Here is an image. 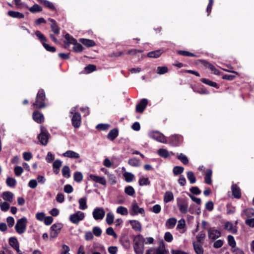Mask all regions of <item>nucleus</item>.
Returning a JSON list of instances; mask_svg holds the SVG:
<instances>
[{"instance_id":"f257e3e1","label":"nucleus","mask_w":254,"mask_h":254,"mask_svg":"<svg viewBox=\"0 0 254 254\" xmlns=\"http://www.w3.org/2000/svg\"><path fill=\"white\" fill-rule=\"evenodd\" d=\"M145 239L141 235L136 236L133 240V249L136 254H143Z\"/></svg>"},{"instance_id":"f03ea898","label":"nucleus","mask_w":254,"mask_h":254,"mask_svg":"<svg viewBox=\"0 0 254 254\" xmlns=\"http://www.w3.org/2000/svg\"><path fill=\"white\" fill-rule=\"evenodd\" d=\"M47 100L44 90L41 89L37 94L35 102L33 104V106L36 108H43L46 106Z\"/></svg>"},{"instance_id":"7ed1b4c3","label":"nucleus","mask_w":254,"mask_h":254,"mask_svg":"<svg viewBox=\"0 0 254 254\" xmlns=\"http://www.w3.org/2000/svg\"><path fill=\"white\" fill-rule=\"evenodd\" d=\"M27 223L28 220L25 217L18 219L14 227L15 231L19 235L24 234L26 230Z\"/></svg>"},{"instance_id":"20e7f679","label":"nucleus","mask_w":254,"mask_h":254,"mask_svg":"<svg viewBox=\"0 0 254 254\" xmlns=\"http://www.w3.org/2000/svg\"><path fill=\"white\" fill-rule=\"evenodd\" d=\"M49 133L43 127H41V132L38 135V138L40 143L43 145H46L48 142Z\"/></svg>"},{"instance_id":"39448f33","label":"nucleus","mask_w":254,"mask_h":254,"mask_svg":"<svg viewBox=\"0 0 254 254\" xmlns=\"http://www.w3.org/2000/svg\"><path fill=\"white\" fill-rule=\"evenodd\" d=\"M85 217L84 213L80 211H78L76 213L70 215L69 220L73 224H77L80 221L83 220Z\"/></svg>"},{"instance_id":"423d86ee","label":"nucleus","mask_w":254,"mask_h":254,"mask_svg":"<svg viewBox=\"0 0 254 254\" xmlns=\"http://www.w3.org/2000/svg\"><path fill=\"white\" fill-rule=\"evenodd\" d=\"M138 214L144 215L145 214L144 210L143 208L139 207L137 203L134 201L130 206V214L131 215H135Z\"/></svg>"},{"instance_id":"0eeeda50","label":"nucleus","mask_w":254,"mask_h":254,"mask_svg":"<svg viewBox=\"0 0 254 254\" xmlns=\"http://www.w3.org/2000/svg\"><path fill=\"white\" fill-rule=\"evenodd\" d=\"M92 215L95 220H102L105 216V211L102 207H96L93 211Z\"/></svg>"},{"instance_id":"6e6552de","label":"nucleus","mask_w":254,"mask_h":254,"mask_svg":"<svg viewBox=\"0 0 254 254\" xmlns=\"http://www.w3.org/2000/svg\"><path fill=\"white\" fill-rule=\"evenodd\" d=\"M63 227V224L60 223L53 224L51 227L50 237L53 238L57 237Z\"/></svg>"},{"instance_id":"1a4fd4ad","label":"nucleus","mask_w":254,"mask_h":254,"mask_svg":"<svg viewBox=\"0 0 254 254\" xmlns=\"http://www.w3.org/2000/svg\"><path fill=\"white\" fill-rule=\"evenodd\" d=\"M149 136L150 137L158 142L163 143H167V142L165 136L158 131H153L150 133Z\"/></svg>"},{"instance_id":"9d476101","label":"nucleus","mask_w":254,"mask_h":254,"mask_svg":"<svg viewBox=\"0 0 254 254\" xmlns=\"http://www.w3.org/2000/svg\"><path fill=\"white\" fill-rule=\"evenodd\" d=\"M220 236V232L214 228H210L208 229V236L209 239L215 240L219 238Z\"/></svg>"},{"instance_id":"9b49d317","label":"nucleus","mask_w":254,"mask_h":254,"mask_svg":"<svg viewBox=\"0 0 254 254\" xmlns=\"http://www.w3.org/2000/svg\"><path fill=\"white\" fill-rule=\"evenodd\" d=\"M72 124L75 128H78L81 125V119L80 114L75 112L72 118Z\"/></svg>"},{"instance_id":"f8f14e48","label":"nucleus","mask_w":254,"mask_h":254,"mask_svg":"<svg viewBox=\"0 0 254 254\" xmlns=\"http://www.w3.org/2000/svg\"><path fill=\"white\" fill-rule=\"evenodd\" d=\"M64 38L65 42L69 46V44H73L76 46V48H82L81 45L77 42V41L69 34L67 33L65 35Z\"/></svg>"},{"instance_id":"ddd939ff","label":"nucleus","mask_w":254,"mask_h":254,"mask_svg":"<svg viewBox=\"0 0 254 254\" xmlns=\"http://www.w3.org/2000/svg\"><path fill=\"white\" fill-rule=\"evenodd\" d=\"M201 64L206 67L210 69L212 72L215 75H219L220 74L219 71L212 64L207 62L206 61H201Z\"/></svg>"},{"instance_id":"4468645a","label":"nucleus","mask_w":254,"mask_h":254,"mask_svg":"<svg viewBox=\"0 0 254 254\" xmlns=\"http://www.w3.org/2000/svg\"><path fill=\"white\" fill-rule=\"evenodd\" d=\"M237 221L235 224H233L230 222H227L225 224V228L230 232L233 234H236L237 232Z\"/></svg>"},{"instance_id":"2eb2a0df","label":"nucleus","mask_w":254,"mask_h":254,"mask_svg":"<svg viewBox=\"0 0 254 254\" xmlns=\"http://www.w3.org/2000/svg\"><path fill=\"white\" fill-rule=\"evenodd\" d=\"M9 244L16 250L17 253L20 252L19 243L15 237H10L9 239Z\"/></svg>"},{"instance_id":"dca6fc26","label":"nucleus","mask_w":254,"mask_h":254,"mask_svg":"<svg viewBox=\"0 0 254 254\" xmlns=\"http://www.w3.org/2000/svg\"><path fill=\"white\" fill-rule=\"evenodd\" d=\"M148 103L147 100L146 99H142L139 104L136 106V112L138 113H142L145 109Z\"/></svg>"},{"instance_id":"f3484780","label":"nucleus","mask_w":254,"mask_h":254,"mask_svg":"<svg viewBox=\"0 0 254 254\" xmlns=\"http://www.w3.org/2000/svg\"><path fill=\"white\" fill-rule=\"evenodd\" d=\"M89 178L92 181L95 182L99 183L104 186L106 185V181L104 177H101L100 176L91 174L89 176Z\"/></svg>"},{"instance_id":"a211bd4d","label":"nucleus","mask_w":254,"mask_h":254,"mask_svg":"<svg viewBox=\"0 0 254 254\" xmlns=\"http://www.w3.org/2000/svg\"><path fill=\"white\" fill-rule=\"evenodd\" d=\"M36 36L38 37L41 42L42 43L44 48H54L53 47H50L46 43L47 41L45 36L39 31H37L35 32Z\"/></svg>"},{"instance_id":"6ab92c4d","label":"nucleus","mask_w":254,"mask_h":254,"mask_svg":"<svg viewBox=\"0 0 254 254\" xmlns=\"http://www.w3.org/2000/svg\"><path fill=\"white\" fill-rule=\"evenodd\" d=\"M63 156L65 157L70 158L78 159L80 157L79 154L72 150H67L63 154Z\"/></svg>"},{"instance_id":"aec40b11","label":"nucleus","mask_w":254,"mask_h":254,"mask_svg":"<svg viewBox=\"0 0 254 254\" xmlns=\"http://www.w3.org/2000/svg\"><path fill=\"white\" fill-rule=\"evenodd\" d=\"M33 120L38 123L44 122V118L42 114L38 111H35L33 113Z\"/></svg>"},{"instance_id":"412c9836","label":"nucleus","mask_w":254,"mask_h":254,"mask_svg":"<svg viewBox=\"0 0 254 254\" xmlns=\"http://www.w3.org/2000/svg\"><path fill=\"white\" fill-rule=\"evenodd\" d=\"M157 153L160 156L164 158H168L171 155H174L173 152H169L165 149H159L158 150Z\"/></svg>"},{"instance_id":"4be33fe9","label":"nucleus","mask_w":254,"mask_h":254,"mask_svg":"<svg viewBox=\"0 0 254 254\" xmlns=\"http://www.w3.org/2000/svg\"><path fill=\"white\" fill-rule=\"evenodd\" d=\"M132 228L136 231L140 232L142 230L141 225L140 223L135 220H132L129 221Z\"/></svg>"},{"instance_id":"5701e85b","label":"nucleus","mask_w":254,"mask_h":254,"mask_svg":"<svg viewBox=\"0 0 254 254\" xmlns=\"http://www.w3.org/2000/svg\"><path fill=\"white\" fill-rule=\"evenodd\" d=\"M233 195L235 198H239L241 196L240 189L236 185H233L231 187Z\"/></svg>"},{"instance_id":"b1692460","label":"nucleus","mask_w":254,"mask_h":254,"mask_svg":"<svg viewBox=\"0 0 254 254\" xmlns=\"http://www.w3.org/2000/svg\"><path fill=\"white\" fill-rule=\"evenodd\" d=\"M48 20L51 22V28L52 31L56 34L60 33V28L57 24L56 21L52 18H48Z\"/></svg>"},{"instance_id":"393cba45","label":"nucleus","mask_w":254,"mask_h":254,"mask_svg":"<svg viewBox=\"0 0 254 254\" xmlns=\"http://www.w3.org/2000/svg\"><path fill=\"white\" fill-rule=\"evenodd\" d=\"M168 251L165 249V245L162 242L158 247L156 249V254H168Z\"/></svg>"},{"instance_id":"a878e982","label":"nucleus","mask_w":254,"mask_h":254,"mask_svg":"<svg viewBox=\"0 0 254 254\" xmlns=\"http://www.w3.org/2000/svg\"><path fill=\"white\" fill-rule=\"evenodd\" d=\"M87 197H83L82 198H80L78 200V203H79V208L81 210H85L87 208L88 206L87 205Z\"/></svg>"},{"instance_id":"bb28decb","label":"nucleus","mask_w":254,"mask_h":254,"mask_svg":"<svg viewBox=\"0 0 254 254\" xmlns=\"http://www.w3.org/2000/svg\"><path fill=\"white\" fill-rule=\"evenodd\" d=\"M13 196V193L10 191H4L2 194L3 199L10 202H12Z\"/></svg>"},{"instance_id":"cd10ccee","label":"nucleus","mask_w":254,"mask_h":254,"mask_svg":"<svg viewBox=\"0 0 254 254\" xmlns=\"http://www.w3.org/2000/svg\"><path fill=\"white\" fill-rule=\"evenodd\" d=\"M79 41L86 47H94L96 46L94 41L91 40L81 38Z\"/></svg>"},{"instance_id":"c85d7f7f","label":"nucleus","mask_w":254,"mask_h":254,"mask_svg":"<svg viewBox=\"0 0 254 254\" xmlns=\"http://www.w3.org/2000/svg\"><path fill=\"white\" fill-rule=\"evenodd\" d=\"M177 223V219L174 217L168 219L166 222V226L168 229H172L176 225Z\"/></svg>"},{"instance_id":"c756f323","label":"nucleus","mask_w":254,"mask_h":254,"mask_svg":"<svg viewBox=\"0 0 254 254\" xmlns=\"http://www.w3.org/2000/svg\"><path fill=\"white\" fill-rule=\"evenodd\" d=\"M163 52L161 50L159 49L155 51H151L147 54V56L149 58H158Z\"/></svg>"},{"instance_id":"7c9ffc66","label":"nucleus","mask_w":254,"mask_h":254,"mask_svg":"<svg viewBox=\"0 0 254 254\" xmlns=\"http://www.w3.org/2000/svg\"><path fill=\"white\" fill-rule=\"evenodd\" d=\"M174 199V195L172 192L170 191H166L164 196V201L166 203L171 201Z\"/></svg>"},{"instance_id":"2f4dec72","label":"nucleus","mask_w":254,"mask_h":254,"mask_svg":"<svg viewBox=\"0 0 254 254\" xmlns=\"http://www.w3.org/2000/svg\"><path fill=\"white\" fill-rule=\"evenodd\" d=\"M7 13L9 16L13 18H23L24 17L23 13L18 11H9Z\"/></svg>"},{"instance_id":"473e14b6","label":"nucleus","mask_w":254,"mask_h":254,"mask_svg":"<svg viewBox=\"0 0 254 254\" xmlns=\"http://www.w3.org/2000/svg\"><path fill=\"white\" fill-rule=\"evenodd\" d=\"M118 135V130L117 129H113L110 131L108 134V138L110 140H114Z\"/></svg>"},{"instance_id":"72a5a7b5","label":"nucleus","mask_w":254,"mask_h":254,"mask_svg":"<svg viewBox=\"0 0 254 254\" xmlns=\"http://www.w3.org/2000/svg\"><path fill=\"white\" fill-rule=\"evenodd\" d=\"M193 246L195 252L197 254H203V249L200 244L194 242Z\"/></svg>"},{"instance_id":"f704fd0d","label":"nucleus","mask_w":254,"mask_h":254,"mask_svg":"<svg viewBox=\"0 0 254 254\" xmlns=\"http://www.w3.org/2000/svg\"><path fill=\"white\" fill-rule=\"evenodd\" d=\"M179 210L181 213L186 214L188 212V204L186 202L178 203Z\"/></svg>"},{"instance_id":"c9c22d12","label":"nucleus","mask_w":254,"mask_h":254,"mask_svg":"<svg viewBox=\"0 0 254 254\" xmlns=\"http://www.w3.org/2000/svg\"><path fill=\"white\" fill-rule=\"evenodd\" d=\"M38 1L42 4H43L46 7H48L49 8L54 10L55 7L53 4V3L47 0H37Z\"/></svg>"},{"instance_id":"e433bc0d","label":"nucleus","mask_w":254,"mask_h":254,"mask_svg":"<svg viewBox=\"0 0 254 254\" xmlns=\"http://www.w3.org/2000/svg\"><path fill=\"white\" fill-rule=\"evenodd\" d=\"M187 176L191 184H194L196 182V178L192 171H188L187 173Z\"/></svg>"},{"instance_id":"4c0bfd02","label":"nucleus","mask_w":254,"mask_h":254,"mask_svg":"<svg viewBox=\"0 0 254 254\" xmlns=\"http://www.w3.org/2000/svg\"><path fill=\"white\" fill-rule=\"evenodd\" d=\"M244 215H245L248 217H251L252 216H254V209L253 208H249L245 209L242 214V216Z\"/></svg>"},{"instance_id":"58836bf2","label":"nucleus","mask_w":254,"mask_h":254,"mask_svg":"<svg viewBox=\"0 0 254 254\" xmlns=\"http://www.w3.org/2000/svg\"><path fill=\"white\" fill-rule=\"evenodd\" d=\"M177 158L185 165L188 164L189 163L188 157L183 153L178 154L177 155Z\"/></svg>"},{"instance_id":"ea45409f","label":"nucleus","mask_w":254,"mask_h":254,"mask_svg":"<svg viewBox=\"0 0 254 254\" xmlns=\"http://www.w3.org/2000/svg\"><path fill=\"white\" fill-rule=\"evenodd\" d=\"M201 81L207 85L210 86L216 87L217 88H218V85L216 82H213L208 79L202 78V79H201Z\"/></svg>"},{"instance_id":"a19ab883","label":"nucleus","mask_w":254,"mask_h":254,"mask_svg":"<svg viewBox=\"0 0 254 254\" xmlns=\"http://www.w3.org/2000/svg\"><path fill=\"white\" fill-rule=\"evenodd\" d=\"M178 53L179 55L186 57H198V55H195L192 53L189 52L185 50H179L178 51Z\"/></svg>"},{"instance_id":"79ce46f5","label":"nucleus","mask_w":254,"mask_h":254,"mask_svg":"<svg viewBox=\"0 0 254 254\" xmlns=\"http://www.w3.org/2000/svg\"><path fill=\"white\" fill-rule=\"evenodd\" d=\"M211 175H212V171L211 170H208L206 172L205 176V182L207 184H211L212 183L211 181Z\"/></svg>"},{"instance_id":"37998d69","label":"nucleus","mask_w":254,"mask_h":254,"mask_svg":"<svg viewBox=\"0 0 254 254\" xmlns=\"http://www.w3.org/2000/svg\"><path fill=\"white\" fill-rule=\"evenodd\" d=\"M62 174L64 177L66 178H68L70 177V169L68 166H64L62 169Z\"/></svg>"},{"instance_id":"c03bdc74","label":"nucleus","mask_w":254,"mask_h":254,"mask_svg":"<svg viewBox=\"0 0 254 254\" xmlns=\"http://www.w3.org/2000/svg\"><path fill=\"white\" fill-rule=\"evenodd\" d=\"M114 220V215L113 213L109 212L107 214L106 221L108 224H112Z\"/></svg>"},{"instance_id":"a18cd8bd","label":"nucleus","mask_w":254,"mask_h":254,"mask_svg":"<svg viewBox=\"0 0 254 254\" xmlns=\"http://www.w3.org/2000/svg\"><path fill=\"white\" fill-rule=\"evenodd\" d=\"M117 213L122 215H127L128 214V210L127 208L121 206L117 208Z\"/></svg>"},{"instance_id":"49530a36","label":"nucleus","mask_w":254,"mask_h":254,"mask_svg":"<svg viewBox=\"0 0 254 254\" xmlns=\"http://www.w3.org/2000/svg\"><path fill=\"white\" fill-rule=\"evenodd\" d=\"M184 170V168L181 166H175L173 169V173L175 175H178L181 174Z\"/></svg>"},{"instance_id":"de8ad7c7","label":"nucleus","mask_w":254,"mask_h":254,"mask_svg":"<svg viewBox=\"0 0 254 254\" xmlns=\"http://www.w3.org/2000/svg\"><path fill=\"white\" fill-rule=\"evenodd\" d=\"M138 183L141 186H147L150 184V181L148 178L141 177L139 178Z\"/></svg>"},{"instance_id":"09e8293b","label":"nucleus","mask_w":254,"mask_h":254,"mask_svg":"<svg viewBox=\"0 0 254 254\" xmlns=\"http://www.w3.org/2000/svg\"><path fill=\"white\" fill-rule=\"evenodd\" d=\"M6 185L10 187H14L16 183L15 179L11 177H8L6 180Z\"/></svg>"},{"instance_id":"8fccbe9b","label":"nucleus","mask_w":254,"mask_h":254,"mask_svg":"<svg viewBox=\"0 0 254 254\" xmlns=\"http://www.w3.org/2000/svg\"><path fill=\"white\" fill-rule=\"evenodd\" d=\"M74 180L76 182H80L83 179V175L80 172H76L73 175Z\"/></svg>"},{"instance_id":"3c124183","label":"nucleus","mask_w":254,"mask_h":254,"mask_svg":"<svg viewBox=\"0 0 254 254\" xmlns=\"http://www.w3.org/2000/svg\"><path fill=\"white\" fill-rule=\"evenodd\" d=\"M124 176L125 178L126 181L127 182H131L134 178V176L131 173H129V172L125 173L124 174Z\"/></svg>"},{"instance_id":"603ef678","label":"nucleus","mask_w":254,"mask_h":254,"mask_svg":"<svg viewBox=\"0 0 254 254\" xmlns=\"http://www.w3.org/2000/svg\"><path fill=\"white\" fill-rule=\"evenodd\" d=\"M142 52V51L141 50H137L135 49H131L127 52V54L130 55L136 56L139 57Z\"/></svg>"},{"instance_id":"864d4df0","label":"nucleus","mask_w":254,"mask_h":254,"mask_svg":"<svg viewBox=\"0 0 254 254\" xmlns=\"http://www.w3.org/2000/svg\"><path fill=\"white\" fill-rule=\"evenodd\" d=\"M125 192L128 195L132 196L135 193V190L131 186H127L125 189Z\"/></svg>"},{"instance_id":"5fc2aeb1","label":"nucleus","mask_w":254,"mask_h":254,"mask_svg":"<svg viewBox=\"0 0 254 254\" xmlns=\"http://www.w3.org/2000/svg\"><path fill=\"white\" fill-rule=\"evenodd\" d=\"M228 242L229 245L232 247V249L236 247V242L233 236L229 235L228 236Z\"/></svg>"},{"instance_id":"6e6d98bb","label":"nucleus","mask_w":254,"mask_h":254,"mask_svg":"<svg viewBox=\"0 0 254 254\" xmlns=\"http://www.w3.org/2000/svg\"><path fill=\"white\" fill-rule=\"evenodd\" d=\"M29 10L32 13H36L37 12L41 11L42 10V9L37 4H35L29 8Z\"/></svg>"},{"instance_id":"4d7b16f0","label":"nucleus","mask_w":254,"mask_h":254,"mask_svg":"<svg viewBox=\"0 0 254 254\" xmlns=\"http://www.w3.org/2000/svg\"><path fill=\"white\" fill-rule=\"evenodd\" d=\"M181 136L180 135H174L170 137V139L172 141L173 144L177 145L181 139Z\"/></svg>"},{"instance_id":"13d9d810","label":"nucleus","mask_w":254,"mask_h":254,"mask_svg":"<svg viewBox=\"0 0 254 254\" xmlns=\"http://www.w3.org/2000/svg\"><path fill=\"white\" fill-rule=\"evenodd\" d=\"M168 69L167 66H158L157 73L159 74H163L168 72Z\"/></svg>"},{"instance_id":"bf43d9fd","label":"nucleus","mask_w":254,"mask_h":254,"mask_svg":"<svg viewBox=\"0 0 254 254\" xmlns=\"http://www.w3.org/2000/svg\"><path fill=\"white\" fill-rule=\"evenodd\" d=\"M110 125L107 124H100L96 126V128L98 129L105 130L109 128Z\"/></svg>"},{"instance_id":"052dcab7","label":"nucleus","mask_w":254,"mask_h":254,"mask_svg":"<svg viewBox=\"0 0 254 254\" xmlns=\"http://www.w3.org/2000/svg\"><path fill=\"white\" fill-rule=\"evenodd\" d=\"M128 164L132 166H138L139 165V160L136 158L130 159L128 161Z\"/></svg>"},{"instance_id":"680f3d73","label":"nucleus","mask_w":254,"mask_h":254,"mask_svg":"<svg viewBox=\"0 0 254 254\" xmlns=\"http://www.w3.org/2000/svg\"><path fill=\"white\" fill-rule=\"evenodd\" d=\"M96 69V66L93 64H89L88 66L85 67L84 68L85 70L88 73H90L93 71H95Z\"/></svg>"},{"instance_id":"e2e57ef3","label":"nucleus","mask_w":254,"mask_h":254,"mask_svg":"<svg viewBox=\"0 0 254 254\" xmlns=\"http://www.w3.org/2000/svg\"><path fill=\"white\" fill-rule=\"evenodd\" d=\"M106 233L108 235L113 236L115 238H117V235L115 233L114 229L112 227H109L106 229Z\"/></svg>"},{"instance_id":"0e129e2a","label":"nucleus","mask_w":254,"mask_h":254,"mask_svg":"<svg viewBox=\"0 0 254 254\" xmlns=\"http://www.w3.org/2000/svg\"><path fill=\"white\" fill-rule=\"evenodd\" d=\"M93 233L97 237L101 236L102 233V230L100 228L98 227H94L93 228Z\"/></svg>"},{"instance_id":"69168bd1","label":"nucleus","mask_w":254,"mask_h":254,"mask_svg":"<svg viewBox=\"0 0 254 254\" xmlns=\"http://www.w3.org/2000/svg\"><path fill=\"white\" fill-rule=\"evenodd\" d=\"M1 210L3 211H6L9 208V204L6 202H3L0 204Z\"/></svg>"},{"instance_id":"338daca9","label":"nucleus","mask_w":254,"mask_h":254,"mask_svg":"<svg viewBox=\"0 0 254 254\" xmlns=\"http://www.w3.org/2000/svg\"><path fill=\"white\" fill-rule=\"evenodd\" d=\"M70 249L68 246L66 245H63L62 246V252L61 254H70L69 253Z\"/></svg>"},{"instance_id":"774afa93","label":"nucleus","mask_w":254,"mask_h":254,"mask_svg":"<svg viewBox=\"0 0 254 254\" xmlns=\"http://www.w3.org/2000/svg\"><path fill=\"white\" fill-rule=\"evenodd\" d=\"M232 252L234 254H245L244 252L242 250L236 247L231 250Z\"/></svg>"}]
</instances>
